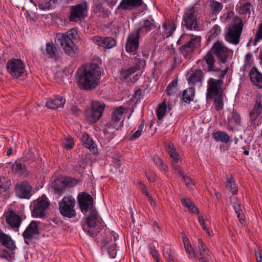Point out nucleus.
<instances>
[{
    "instance_id": "obj_15",
    "label": "nucleus",
    "mask_w": 262,
    "mask_h": 262,
    "mask_svg": "<svg viewBox=\"0 0 262 262\" xmlns=\"http://www.w3.org/2000/svg\"><path fill=\"white\" fill-rule=\"evenodd\" d=\"M77 201L79 208L83 214H86L89 211L96 209L94 205V199L88 193L82 192L77 196Z\"/></svg>"
},
{
    "instance_id": "obj_40",
    "label": "nucleus",
    "mask_w": 262,
    "mask_h": 262,
    "mask_svg": "<svg viewBox=\"0 0 262 262\" xmlns=\"http://www.w3.org/2000/svg\"><path fill=\"white\" fill-rule=\"evenodd\" d=\"M165 148L170 158L173 159L174 162H178L179 160V155L176 152L173 144L169 143L165 145Z\"/></svg>"
},
{
    "instance_id": "obj_44",
    "label": "nucleus",
    "mask_w": 262,
    "mask_h": 262,
    "mask_svg": "<svg viewBox=\"0 0 262 262\" xmlns=\"http://www.w3.org/2000/svg\"><path fill=\"white\" fill-rule=\"evenodd\" d=\"M214 139L218 141L227 143L230 140V137L226 133L222 131H218L213 134Z\"/></svg>"
},
{
    "instance_id": "obj_6",
    "label": "nucleus",
    "mask_w": 262,
    "mask_h": 262,
    "mask_svg": "<svg viewBox=\"0 0 262 262\" xmlns=\"http://www.w3.org/2000/svg\"><path fill=\"white\" fill-rule=\"evenodd\" d=\"M25 63L18 59L12 58L7 62L6 69L8 73L15 79L22 76L26 72Z\"/></svg>"
},
{
    "instance_id": "obj_2",
    "label": "nucleus",
    "mask_w": 262,
    "mask_h": 262,
    "mask_svg": "<svg viewBox=\"0 0 262 262\" xmlns=\"http://www.w3.org/2000/svg\"><path fill=\"white\" fill-rule=\"evenodd\" d=\"M190 36L191 38L188 39V35L183 34L177 42L178 45H181L179 51L185 57L190 56L195 49L201 46V36L193 35Z\"/></svg>"
},
{
    "instance_id": "obj_34",
    "label": "nucleus",
    "mask_w": 262,
    "mask_h": 262,
    "mask_svg": "<svg viewBox=\"0 0 262 262\" xmlns=\"http://www.w3.org/2000/svg\"><path fill=\"white\" fill-rule=\"evenodd\" d=\"M12 172L16 175L22 176L27 170L26 165L19 161H15L11 166Z\"/></svg>"
},
{
    "instance_id": "obj_57",
    "label": "nucleus",
    "mask_w": 262,
    "mask_h": 262,
    "mask_svg": "<svg viewBox=\"0 0 262 262\" xmlns=\"http://www.w3.org/2000/svg\"><path fill=\"white\" fill-rule=\"evenodd\" d=\"M103 39V37L99 35L94 36L92 38L93 41L94 43H95L98 46L102 47Z\"/></svg>"
},
{
    "instance_id": "obj_24",
    "label": "nucleus",
    "mask_w": 262,
    "mask_h": 262,
    "mask_svg": "<svg viewBox=\"0 0 262 262\" xmlns=\"http://www.w3.org/2000/svg\"><path fill=\"white\" fill-rule=\"evenodd\" d=\"M227 123L230 129H233L234 128L241 126V117L237 111L233 110L228 114Z\"/></svg>"
},
{
    "instance_id": "obj_58",
    "label": "nucleus",
    "mask_w": 262,
    "mask_h": 262,
    "mask_svg": "<svg viewBox=\"0 0 262 262\" xmlns=\"http://www.w3.org/2000/svg\"><path fill=\"white\" fill-rule=\"evenodd\" d=\"M211 36L215 37L221 33L220 27L217 25H214L211 30Z\"/></svg>"
},
{
    "instance_id": "obj_31",
    "label": "nucleus",
    "mask_w": 262,
    "mask_h": 262,
    "mask_svg": "<svg viewBox=\"0 0 262 262\" xmlns=\"http://www.w3.org/2000/svg\"><path fill=\"white\" fill-rule=\"evenodd\" d=\"M57 49L53 42L46 43V49H41L42 53L49 58H54L56 57Z\"/></svg>"
},
{
    "instance_id": "obj_43",
    "label": "nucleus",
    "mask_w": 262,
    "mask_h": 262,
    "mask_svg": "<svg viewBox=\"0 0 262 262\" xmlns=\"http://www.w3.org/2000/svg\"><path fill=\"white\" fill-rule=\"evenodd\" d=\"M138 69L136 67H132L127 69L122 70L120 72V79L126 80L129 76L135 73Z\"/></svg>"
},
{
    "instance_id": "obj_36",
    "label": "nucleus",
    "mask_w": 262,
    "mask_h": 262,
    "mask_svg": "<svg viewBox=\"0 0 262 262\" xmlns=\"http://www.w3.org/2000/svg\"><path fill=\"white\" fill-rule=\"evenodd\" d=\"M11 186V180L8 177L0 176V195L7 192Z\"/></svg>"
},
{
    "instance_id": "obj_35",
    "label": "nucleus",
    "mask_w": 262,
    "mask_h": 262,
    "mask_svg": "<svg viewBox=\"0 0 262 262\" xmlns=\"http://www.w3.org/2000/svg\"><path fill=\"white\" fill-rule=\"evenodd\" d=\"M252 8V5L250 2H246L242 4L240 3L239 5H237L236 8V10L238 14L245 15H247L249 17L251 14V10Z\"/></svg>"
},
{
    "instance_id": "obj_45",
    "label": "nucleus",
    "mask_w": 262,
    "mask_h": 262,
    "mask_svg": "<svg viewBox=\"0 0 262 262\" xmlns=\"http://www.w3.org/2000/svg\"><path fill=\"white\" fill-rule=\"evenodd\" d=\"M213 101V103L217 111H220L223 108V94L219 95L214 96V98L212 100Z\"/></svg>"
},
{
    "instance_id": "obj_29",
    "label": "nucleus",
    "mask_w": 262,
    "mask_h": 262,
    "mask_svg": "<svg viewBox=\"0 0 262 262\" xmlns=\"http://www.w3.org/2000/svg\"><path fill=\"white\" fill-rule=\"evenodd\" d=\"M249 76L252 83L260 88H262V74L256 67H253L249 72Z\"/></svg>"
},
{
    "instance_id": "obj_5",
    "label": "nucleus",
    "mask_w": 262,
    "mask_h": 262,
    "mask_svg": "<svg viewBox=\"0 0 262 262\" xmlns=\"http://www.w3.org/2000/svg\"><path fill=\"white\" fill-rule=\"evenodd\" d=\"M198 13V11L194 7L185 10L183 15V21L186 29L193 31L201 30L199 21L197 18Z\"/></svg>"
},
{
    "instance_id": "obj_41",
    "label": "nucleus",
    "mask_w": 262,
    "mask_h": 262,
    "mask_svg": "<svg viewBox=\"0 0 262 262\" xmlns=\"http://www.w3.org/2000/svg\"><path fill=\"white\" fill-rule=\"evenodd\" d=\"M183 242L184 247L187 253L189 255L190 258H194L196 256L195 252L192 248L191 244L189 243L188 238L186 236L183 237Z\"/></svg>"
},
{
    "instance_id": "obj_48",
    "label": "nucleus",
    "mask_w": 262,
    "mask_h": 262,
    "mask_svg": "<svg viewBox=\"0 0 262 262\" xmlns=\"http://www.w3.org/2000/svg\"><path fill=\"white\" fill-rule=\"evenodd\" d=\"M166 109L167 104L165 101L159 105L158 108L157 110V116L158 120H160L163 119L165 115Z\"/></svg>"
},
{
    "instance_id": "obj_51",
    "label": "nucleus",
    "mask_w": 262,
    "mask_h": 262,
    "mask_svg": "<svg viewBox=\"0 0 262 262\" xmlns=\"http://www.w3.org/2000/svg\"><path fill=\"white\" fill-rule=\"evenodd\" d=\"M153 161L154 163L157 166H159V169L161 170H163L165 171L167 170V166L164 164L162 160L158 156L155 155L153 157Z\"/></svg>"
},
{
    "instance_id": "obj_26",
    "label": "nucleus",
    "mask_w": 262,
    "mask_h": 262,
    "mask_svg": "<svg viewBox=\"0 0 262 262\" xmlns=\"http://www.w3.org/2000/svg\"><path fill=\"white\" fill-rule=\"evenodd\" d=\"M198 246L196 251L199 254L198 258H211V252L206 245L203 242L201 238L198 239Z\"/></svg>"
},
{
    "instance_id": "obj_11",
    "label": "nucleus",
    "mask_w": 262,
    "mask_h": 262,
    "mask_svg": "<svg viewBox=\"0 0 262 262\" xmlns=\"http://www.w3.org/2000/svg\"><path fill=\"white\" fill-rule=\"evenodd\" d=\"M39 225V222L32 221L27 227L22 234L24 242L26 245L32 244L33 240L36 239L35 236L40 234Z\"/></svg>"
},
{
    "instance_id": "obj_37",
    "label": "nucleus",
    "mask_w": 262,
    "mask_h": 262,
    "mask_svg": "<svg viewBox=\"0 0 262 262\" xmlns=\"http://www.w3.org/2000/svg\"><path fill=\"white\" fill-rule=\"evenodd\" d=\"M81 141L82 142V144L86 148H88L91 150H93L94 151L96 150V145L94 141L90 138L88 134L84 133L82 135Z\"/></svg>"
},
{
    "instance_id": "obj_13",
    "label": "nucleus",
    "mask_w": 262,
    "mask_h": 262,
    "mask_svg": "<svg viewBox=\"0 0 262 262\" xmlns=\"http://www.w3.org/2000/svg\"><path fill=\"white\" fill-rule=\"evenodd\" d=\"M49 203L45 195L34 200L31 204L32 215L34 217H43L45 216L46 210L49 207Z\"/></svg>"
},
{
    "instance_id": "obj_27",
    "label": "nucleus",
    "mask_w": 262,
    "mask_h": 262,
    "mask_svg": "<svg viewBox=\"0 0 262 262\" xmlns=\"http://www.w3.org/2000/svg\"><path fill=\"white\" fill-rule=\"evenodd\" d=\"M66 103V99L63 97L57 96L53 99L50 98L46 103V106L51 109H57L63 107Z\"/></svg>"
},
{
    "instance_id": "obj_4",
    "label": "nucleus",
    "mask_w": 262,
    "mask_h": 262,
    "mask_svg": "<svg viewBox=\"0 0 262 262\" xmlns=\"http://www.w3.org/2000/svg\"><path fill=\"white\" fill-rule=\"evenodd\" d=\"M90 211L88 216L84 219L85 224L82 225V227L89 235L95 237L101 229L99 227L96 228L98 224L100 223V219L96 209H93Z\"/></svg>"
},
{
    "instance_id": "obj_25",
    "label": "nucleus",
    "mask_w": 262,
    "mask_h": 262,
    "mask_svg": "<svg viewBox=\"0 0 262 262\" xmlns=\"http://www.w3.org/2000/svg\"><path fill=\"white\" fill-rule=\"evenodd\" d=\"M0 244L7 248L10 251L16 249L15 242L11 237L3 232L0 229Z\"/></svg>"
},
{
    "instance_id": "obj_61",
    "label": "nucleus",
    "mask_w": 262,
    "mask_h": 262,
    "mask_svg": "<svg viewBox=\"0 0 262 262\" xmlns=\"http://www.w3.org/2000/svg\"><path fill=\"white\" fill-rule=\"evenodd\" d=\"M181 203L183 206L187 208H190V207H191V205L192 204L191 200L186 198H182L181 200Z\"/></svg>"
},
{
    "instance_id": "obj_54",
    "label": "nucleus",
    "mask_w": 262,
    "mask_h": 262,
    "mask_svg": "<svg viewBox=\"0 0 262 262\" xmlns=\"http://www.w3.org/2000/svg\"><path fill=\"white\" fill-rule=\"evenodd\" d=\"M93 11L95 13H103L105 12L104 8L101 3L96 2L93 7Z\"/></svg>"
},
{
    "instance_id": "obj_7",
    "label": "nucleus",
    "mask_w": 262,
    "mask_h": 262,
    "mask_svg": "<svg viewBox=\"0 0 262 262\" xmlns=\"http://www.w3.org/2000/svg\"><path fill=\"white\" fill-rule=\"evenodd\" d=\"M88 8V4L85 1L71 6L69 16L70 21L74 23L81 21L87 16Z\"/></svg>"
},
{
    "instance_id": "obj_47",
    "label": "nucleus",
    "mask_w": 262,
    "mask_h": 262,
    "mask_svg": "<svg viewBox=\"0 0 262 262\" xmlns=\"http://www.w3.org/2000/svg\"><path fill=\"white\" fill-rule=\"evenodd\" d=\"M227 187L229 188L232 193L233 195L237 194L238 192L237 187L236 185L233 177L232 176L227 179Z\"/></svg>"
},
{
    "instance_id": "obj_62",
    "label": "nucleus",
    "mask_w": 262,
    "mask_h": 262,
    "mask_svg": "<svg viewBox=\"0 0 262 262\" xmlns=\"http://www.w3.org/2000/svg\"><path fill=\"white\" fill-rule=\"evenodd\" d=\"M199 222L201 225L203 229L206 231L207 233H209V229L206 226L205 220L202 216H199Z\"/></svg>"
},
{
    "instance_id": "obj_18",
    "label": "nucleus",
    "mask_w": 262,
    "mask_h": 262,
    "mask_svg": "<svg viewBox=\"0 0 262 262\" xmlns=\"http://www.w3.org/2000/svg\"><path fill=\"white\" fill-rule=\"evenodd\" d=\"M32 188L28 182H21L15 186L16 196L20 199H29L32 195Z\"/></svg>"
},
{
    "instance_id": "obj_17",
    "label": "nucleus",
    "mask_w": 262,
    "mask_h": 262,
    "mask_svg": "<svg viewBox=\"0 0 262 262\" xmlns=\"http://www.w3.org/2000/svg\"><path fill=\"white\" fill-rule=\"evenodd\" d=\"M157 28L156 21L152 15H149L147 18L141 20L139 27L136 29V32L140 35H145L148 32L155 30Z\"/></svg>"
},
{
    "instance_id": "obj_16",
    "label": "nucleus",
    "mask_w": 262,
    "mask_h": 262,
    "mask_svg": "<svg viewBox=\"0 0 262 262\" xmlns=\"http://www.w3.org/2000/svg\"><path fill=\"white\" fill-rule=\"evenodd\" d=\"M211 49L213 54L222 63L226 62L229 55V50L224 46L223 42L219 40L216 41Z\"/></svg>"
},
{
    "instance_id": "obj_28",
    "label": "nucleus",
    "mask_w": 262,
    "mask_h": 262,
    "mask_svg": "<svg viewBox=\"0 0 262 262\" xmlns=\"http://www.w3.org/2000/svg\"><path fill=\"white\" fill-rule=\"evenodd\" d=\"M142 4V0H122L118 6V9L120 8L124 10H132L140 7Z\"/></svg>"
},
{
    "instance_id": "obj_42",
    "label": "nucleus",
    "mask_w": 262,
    "mask_h": 262,
    "mask_svg": "<svg viewBox=\"0 0 262 262\" xmlns=\"http://www.w3.org/2000/svg\"><path fill=\"white\" fill-rule=\"evenodd\" d=\"M183 242L184 247L187 253L189 255L190 258H194L196 256L195 252L192 248L191 244L189 243L188 238L186 236L183 237Z\"/></svg>"
},
{
    "instance_id": "obj_46",
    "label": "nucleus",
    "mask_w": 262,
    "mask_h": 262,
    "mask_svg": "<svg viewBox=\"0 0 262 262\" xmlns=\"http://www.w3.org/2000/svg\"><path fill=\"white\" fill-rule=\"evenodd\" d=\"M116 45V40L112 37H103L102 47L106 49H111Z\"/></svg>"
},
{
    "instance_id": "obj_50",
    "label": "nucleus",
    "mask_w": 262,
    "mask_h": 262,
    "mask_svg": "<svg viewBox=\"0 0 262 262\" xmlns=\"http://www.w3.org/2000/svg\"><path fill=\"white\" fill-rule=\"evenodd\" d=\"M8 251L6 249H3L2 253H0V257L5 258L9 261H12L14 258L15 252L13 251Z\"/></svg>"
},
{
    "instance_id": "obj_21",
    "label": "nucleus",
    "mask_w": 262,
    "mask_h": 262,
    "mask_svg": "<svg viewBox=\"0 0 262 262\" xmlns=\"http://www.w3.org/2000/svg\"><path fill=\"white\" fill-rule=\"evenodd\" d=\"M6 217V223L9 225L13 229H15V230L18 231L19 227L22 219L16 212L13 210H9L5 213L4 215Z\"/></svg>"
},
{
    "instance_id": "obj_33",
    "label": "nucleus",
    "mask_w": 262,
    "mask_h": 262,
    "mask_svg": "<svg viewBox=\"0 0 262 262\" xmlns=\"http://www.w3.org/2000/svg\"><path fill=\"white\" fill-rule=\"evenodd\" d=\"M235 143L237 145L236 148L239 152H243L245 156L249 155V150L251 148L250 143L247 140L238 141L235 138Z\"/></svg>"
},
{
    "instance_id": "obj_32",
    "label": "nucleus",
    "mask_w": 262,
    "mask_h": 262,
    "mask_svg": "<svg viewBox=\"0 0 262 262\" xmlns=\"http://www.w3.org/2000/svg\"><path fill=\"white\" fill-rule=\"evenodd\" d=\"M70 179H57L54 181V188L59 194L61 193L64 189L69 186Z\"/></svg>"
},
{
    "instance_id": "obj_3",
    "label": "nucleus",
    "mask_w": 262,
    "mask_h": 262,
    "mask_svg": "<svg viewBox=\"0 0 262 262\" xmlns=\"http://www.w3.org/2000/svg\"><path fill=\"white\" fill-rule=\"evenodd\" d=\"M244 27V23L242 18L238 16H233L230 23L228 25L225 40L228 42L237 45L239 42Z\"/></svg>"
},
{
    "instance_id": "obj_10",
    "label": "nucleus",
    "mask_w": 262,
    "mask_h": 262,
    "mask_svg": "<svg viewBox=\"0 0 262 262\" xmlns=\"http://www.w3.org/2000/svg\"><path fill=\"white\" fill-rule=\"evenodd\" d=\"M123 114V107L119 106L112 113L111 119L110 121L105 124V129L103 132L105 135L113 134V132H110V129H116L119 130L121 127L122 122H120Z\"/></svg>"
},
{
    "instance_id": "obj_19",
    "label": "nucleus",
    "mask_w": 262,
    "mask_h": 262,
    "mask_svg": "<svg viewBox=\"0 0 262 262\" xmlns=\"http://www.w3.org/2000/svg\"><path fill=\"white\" fill-rule=\"evenodd\" d=\"M140 35L136 31L130 33L126 40L125 50L127 52L136 51L139 46V38Z\"/></svg>"
},
{
    "instance_id": "obj_14",
    "label": "nucleus",
    "mask_w": 262,
    "mask_h": 262,
    "mask_svg": "<svg viewBox=\"0 0 262 262\" xmlns=\"http://www.w3.org/2000/svg\"><path fill=\"white\" fill-rule=\"evenodd\" d=\"M57 39L64 52L71 57L77 53V48L71 37L64 34H58Z\"/></svg>"
},
{
    "instance_id": "obj_59",
    "label": "nucleus",
    "mask_w": 262,
    "mask_h": 262,
    "mask_svg": "<svg viewBox=\"0 0 262 262\" xmlns=\"http://www.w3.org/2000/svg\"><path fill=\"white\" fill-rule=\"evenodd\" d=\"M74 141L72 138H69L68 139L66 140L64 146L67 149H71L74 146Z\"/></svg>"
},
{
    "instance_id": "obj_39",
    "label": "nucleus",
    "mask_w": 262,
    "mask_h": 262,
    "mask_svg": "<svg viewBox=\"0 0 262 262\" xmlns=\"http://www.w3.org/2000/svg\"><path fill=\"white\" fill-rule=\"evenodd\" d=\"M195 90L192 87L185 89L182 94V99L185 102H190L193 100L194 96Z\"/></svg>"
},
{
    "instance_id": "obj_60",
    "label": "nucleus",
    "mask_w": 262,
    "mask_h": 262,
    "mask_svg": "<svg viewBox=\"0 0 262 262\" xmlns=\"http://www.w3.org/2000/svg\"><path fill=\"white\" fill-rule=\"evenodd\" d=\"M149 249L150 251V253L151 254L152 256L154 258H157L158 256H159V253L156 249L155 247L152 246L151 245H149Z\"/></svg>"
},
{
    "instance_id": "obj_53",
    "label": "nucleus",
    "mask_w": 262,
    "mask_h": 262,
    "mask_svg": "<svg viewBox=\"0 0 262 262\" xmlns=\"http://www.w3.org/2000/svg\"><path fill=\"white\" fill-rule=\"evenodd\" d=\"M210 6L213 12L215 13H219L223 8L222 3L214 0L211 2Z\"/></svg>"
},
{
    "instance_id": "obj_63",
    "label": "nucleus",
    "mask_w": 262,
    "mask_h": 262,
    "mask_svg": "<svg viewBox=\"0 0 262 262\" xmlns=\"http://www.w3.org/2000/svg\"><path fill=\"white\" fill-rule=\"evenodd\" d=\"M70 111L72 113L76 116H78L80 113V111L78 107L75 105H73L70 108Z\"/></svg>"
},
{
    "instance_id": "obj_9",
    "label": "nucleus",
    "mask_w": 262,
    "mask_h": 262,
    "mask_svg": "<svg viewBox=\"0 0 262 262\" xmlns=\"http://www.w3.org/2000/svg\"><path fill=\"white\" fill-rule=\"evenodd\" d=\"M105 107L104 103L94 101L92 103L91 108L85 112V118L89 123H94L102 116Z\"/></svg>"
},
{
    "instance_id": "obj_22",
    "label": "nucleus",
    "mask_w": 262,
    "mask_h": 262,
    "mask_svg": "<svg viewBox=\"0 0 262 262\" xmlns=\"http://www.w3.org/2000/svg\"><path fill=\"white\" fill-rule=\"evenodd\" d=\"M107 238L103 239L102 242L101 250H104L107 249L108 254L111 258H115L116 255V244L113 243L111 245L108 246L110 242H112V236H113L112 233L109 231H106L105 232Z\"/></svg>"
},
{
    "instance_id": "obj_8",
    "label": "nucleus",
    "mask_w": 262,
    "mask_h": 262,
    "mask_svg": "<svg viewBox=\"0 0 262 262\" xmlns=\"http://www.w3.org/2000/svg\"><path fill=\"white\" fill-rule=\"evenodd\" d=\"M75 203V200L72 196L63 197L59 203V210L60 214L68 218L74 217L76 215L74 209Z\"/></svg>"
},
{
    "instance_id": "obj_64",
    "label": "nucleus",
    "mask_w": 262,
    "mask_h": 262,
    "mask_svg": "<svg viewBox=\"0 0 262 262\" xmlns=\"http://www.w3.org/2000/svg\"><path fill=\"white\" fill-rule=\"evenodd\" d=\"M233 207L236 214H239V213H243V211L241 208V205L238 203H234Z\"/></svg>"
},
{
    "instance_id": "obj_56",
    "label": "nucleus",
    "mask_w": 262,
    "mask_h": 262,
    "mask_svg": "<svg viewBox=\"0 0 262 262\" xmlns=\"http://www.w3.org/2000/svg\"><path fill=\"white\" fill-rule=\"evenodd\" d=\"M52 6L51 2H50L45 3H39L38 5V8L42 10H49L52 8Z\"/></svg>"
},
{
    "instance_id": "obj_23",
    "label": "nucleus",
    "mask_w": 262,
    "mask_h": 262,
    "mask_svg": "<svg viewBox=\"0 0 262 262\" xmlns=\"http://www.w3.org/2000/svg\"><path fill=\"white\" fill-rule=\"evenodd\" d=\"M213 54V52L211 51V49H210V50L203 56L202 60H200L198 61V63H201L203 65L204 62H205L207 65L208 72L220 71V69L215 68V60Z\"/></svg>"
},
{
    "instance_id": "obj_52",
    "label": "nucleus",
    "mask_w": 262,
    "mask_h": 262,
    "mask_svg": "<svg viewBox=\"0 0 262 262\" xmlns=\"http://www.w3.org/2000/svg\"><path fill=\"white\" fill-rule=\"evenodd\" d=\"M262 39V23L258 25L257 30L255 33L253 45L255 46L258 41Z\"/></svg>"
},
{
    "instance_id": "obj_55",
    "label": "nucleus",
    "mask_w": 262,
    "mask_h": 262,
    "mask_svg": "<svg viewBox=\"0 0 262 262\" xmlns=\"http://www.w3.org/2000/svg\"><path fill=\"white\" fill-rule=\"evenodd\" d=\"M163 255L166 259H169L172 258L171 256V250L169 247H165L163 249Z\"/></svg>"
},
{
    "instance_id": "obj_20",
    "label": "nucleus",
    "mask_w": 262,
    "mask_h": 262,
    "mask_svg": "<svg viewBox=\"0 0 262 262\" xmlns=\"http://www.w3.org/2000/svg\"><path fill=\"white\" fill-rule=\"evenodd\" d=\"M262 114V96H257L253 108L249 112V121L254 124L256 119Z\"/></svg>"
},
{
    "instance_id": "obj_38",
    "label": "nucleus",
    "mask_w": 262,
    "mask_h": 262,
    "mask_svg": "<svg viewBox=\"0 0 262 262\" xmlns=\"http://www.w3.org/2000/svg\"><path fill=\"white\" fill-rule=\"evenodd\" d=\"M164 33L166 37L171 36L177 28V25L174 22L168 21L163 24Z\"/></svg>"
},
{
    "instance_id": "obj_1",
    "label": "nucleus",
    "mask_w": 262,
    "mask_h": 262,
    "mask_svg": "<svg viewBox=\"0 0 262 262\" xmlns=\"http://www.w3.org/2000/svg\"><path fill=\"white\" fill-rule=\"evenodd\" d=\"M101 73V68L94 63L78 69L76 78L79 88L84 90L94 89L100 83Z\"/></svg>"
},
{
    "instance_id": "obj_12",
    "label": "nucleus",
    "mask_w": 262,
    "mask_h": 262,
    "mask_svg": "<svg viewBox=\"0 0 262 262\" xmlns=\"http://www.w3.org/2000/svg\"><path fill=\"white\" fill-rule=\"evenodd\" d=\"M223 83L224 81L222 79H215L210 78L207 81V99L212 100L214 96L223 94Z\"/></svg>"
},
{
    "instance_id": "obj_30",
    "label": "nucleus",
    "mask_w": 262,
    "mask_h": 262,
    "mask_svg": "<svg viewBox=\"0 0 262 262\" xmlns=\"http://www.w3.org/2000/svg\"><path fill=\"white\" fill-rule=\"evenodd\" d=\"M204 74L202 70L197 69L190 74L188 78V82L191 85H195L197 82L202 83Z\"/></svg>"
},
{
    "instance_id": "obj_49",
    "label": "nucleus",
    "mask_w": 262,
    "mask_h": 262,
    "mask_svg": "<svg viewBox=\"0 0 262 262\" xmlns=\"http://www.w3.org/2000/svg\"><path fill=\"white\" fill-rule=\"evenodd\" d=\"M177 85L178 80L177 79H174L170 82L166 88L167 94L168 95H173L176 93Z\"/></svg>"
}]
</instances>
